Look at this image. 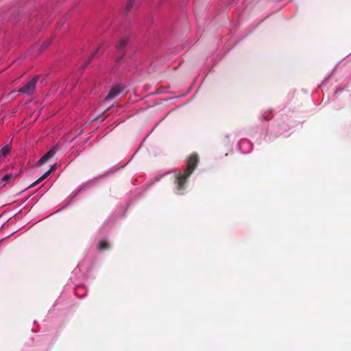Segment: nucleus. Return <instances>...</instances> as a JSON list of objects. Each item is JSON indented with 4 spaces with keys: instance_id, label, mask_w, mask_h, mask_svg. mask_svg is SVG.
Segmentation results:
<instances>
[{
    "instance_id": "f257e3e1",
    "label": "nucleus",
    "mask_w": 351,
    "mask_h": 351,
    "mask_svg": "<svg viewBox=\"0 0 351 351\" xmlns=\"http://www.w3.org/2000/svg\"><path fill=\"white\" fill-rule=\"evenodd\" d=\"M199 162V157L197 154H191L187 159V166L184 173H179L176 175L174 183L176 184V193L178 195H182L187 183L189 177L195 169Z\"/></svg>"
},
{
    "instance_id": "f03ea898",
    "label": "nucleus",
    "mask_w": 351,
    "mask_h": 351,
    "mask_svg": "<svg viewBox=\"0 0 351 351\" xmlns=\"http://www.w3.org/2000/svg\"><path fill=\"white\" fill-rule=\"evenodd\" d=\"M39 77L38 75L32 77L28 81L23 87L18 90V92L27 96H30L34 94L36 90V84Z\"/></svg>"
},
{
    "instance_id": "7ed1b4c3",
    "label": "nucleus",
    "mask_w": 351,
    "mask_h": 351,
    "mask_svg": "<svg viewBox=\"0 0 351 351\" xmlns=\"http://www.w3.org/2000/svg\"><path fill=\"white\" fill-rule=\"evenodd\" d=\"M121 88L118 85L113 86L110 90L109 93L105 97V101H109L114 99L121 93Z\"/></svg>"
},
{
    "instance_id": "20e7f679",
    "label": "nucleus",
    "mask_w": 351,
    "mask_h": 351,
    "mask_svg": "<svg viewBox=\"0 0 351 351\" xmlns=\"http://www.w3.org/2000/svg\"><path fill=\"white\" fill-rule=\"evenodd\" d=\"M56 149L55 147L51 148L47 153H46L38 161L37 165L40 166L44 163L49 161L50 158H51L56 154Z\"/></svg>"
},
{
    "instance_id": "39448f33",
    "label": "nucleus",
    "mask_w": 351,
    "mask_h": 351,
    "mask_svg": "<svg viewBox=\"0 0 351 351\" xmlns=\"http://www.w3.org/2000/svg\"><path fill=\"white\" fill-rule=\"evenodd\" d=\"M56 165H53L51 167V168L47 171H46L42 176H40L36 181H35L34 183H32L31 185H30V188L31 187H34L35 186H36L38 184H39L40 182H42L43 180H44L45 178H47L49 174L56 169Z\"/></svg>"
},
{
    "instance_id": "423d86ee",
    "label": "nucleus",
    "mask_w": 351,
    "mask_h": 351,
    "mask_svg": "<svg viewBox=\"0 0 351 351\" xmlns=\"http://www.w3.org/2000/svg\"><path fill=\"white\" fill-rule=\"evenodd\" d=\"M10 150H11V147L8 145L2 147L1 149V152H0V158L5 157L9 154Z\"/></svg>"
},
{
    "instance_id": "0eeeda50",
    "label": "nucleus",
    "mask_w": 351,
    "mask_h": 351,
    "mask_svg": "<svg viewBox=\"0 0 351 351\" xmlns=\"http://www.w3.org/2000/svg\"><path fill=\"white\" fill-rule=\"evenodd\" d=\"M110 248V244L105 240L99 241L98 244V249L100 250H105Z\"/></svg>"
},
{
    "instance_id": "6e6552de",
    "label": "nucleus",
    "mask_w": 351,
    "mask_h": 351,
    "mask_svg": "<svg viewBox=\"0 0 351 351\" xmlns=\"http://www.w3.org/2000/svg\"><path fill=\"white\" fill-rule=\"evenodd\" d=\"M128 44V39L123 38L121 39L119 43L117 45V49L118 51H121Z\"/></svg>"
},
{
    "instance_id": "1a4fd4ad",
    "label": "nucleus",
    "mask_w": 351,
    "mask_h": 351,
    "mask_svg": "<svg viewBox=\"0 0 351 351\" xmlns=\"http://www.w3.org/2000/svg\"><path fill=\"white\" fill-rule=\"evenodd\" d=\"M134 2H135V0H129V1L126 4V6L125 8V12H128L129 11H130L132 10V8L134 6Z\"/></svg>"
},
{
    "instance_id": "9d476101",
    "label": "nucleus",
    "mask_w": 351,
    "mask_h": 351,
    "mask_svg": "<svg viewBox=\"0 0 351 351\" xmlns=\"http://www.w3.org/2000/svg\"><path fill=\"white\" fill-rule=\"evenodd\" d=\"M13 178V176L12 174H6L5 175L2 179H1V182L3 183V186H5L6 184V183L10 180L12 178Z\"/></svg>"
},
{
    "instance_id": "9b49d317",
    "label": "nucleus",
    "mask_w": 351,
    "mask_h": 351,
    "mask_svg": "<svg viewBox=\"0 0 351 351\" xmlns=\"http://www.w3.org/2000/svg\"><path fill=\"white\" fill-rule=\"evenodd\" d=\"M97 49L88 59L84 63L83 67L85 68L93 60L94 56L96 54V53L98 51Z\"/></svg>"
},
{
    "instance_id": "f8f14e48",
    "label": "nucleus",
    "mask_w": 351,
    "mask_h": 351,
    "mask_svg": "<svg viewBox=\"0 0 351 351\" xmlns=\"http://www.w3.org/2000/svg\"><path fill=\"white\" fill-rule=\"evenodd\" d=\"M121 57L117 58L116 60L117 62H119L121 61Z\"/></svg>"
},
{
    "instance_id": "ddd939ff",
    "label": "nucleus",
    "mask_w": 351,
    "mask_h": 351,
    "mask_svg": "<svg viewBox=\"0 0 351 351\" xmlns=\"http://www.w3.org/2000/svg\"><path fill=\"white\" fill-rule=\"evenodd\" d=\"M49 45V43H45V47H48V45Z\"/></svg>"
},
{
    "instance_id": "4468645a",
    "label": "nucleus",
    "mask_w": 351,
    "mask_h": 351,
    "mask_svg": "<svg viewBox=\"0 0 351 351\" xmlns=\"http://www.w3.org/2000/svg\"><path fill=\"white\" fill-rule=\"evenodd\" d=\"M263 119H265V117L264 116H262Z\"/></svg>"
}]
</instances>
